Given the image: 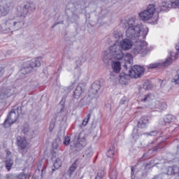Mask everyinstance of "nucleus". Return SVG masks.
Here are the masks:
<instances>
[{"mask_svg":"<svg viewBox=\"0 0 179 179\" xmlns=\"http://www.w3.org/2000/svg\"><path fill=\"white\" fill-rule=\"evenodd\" d=\"M29 10L26 5H24L20 10V16H10L6 22L1 24L0 31L4 34L8 33H12V31H16V30H20L24 27V17L27 16Z\"/></svg>","mask_w":179,"mask_h":179,"instance_id":"1","label":"nucleus"},{"mask_svg":"<svg viewBox=\"0 0 179 179\" xmlns=\"http://www.w3.org/2000/svg\"><path fill=\"white\" fill-rule=\"evenodd\" d=\"M122 24L123 29H127L126 36L132 40L139 38L141 36L143 38H145L148 36V33H149V28L143 27L141 24H136V18L135 17H131L128 20H122Z\"/></svg>","mask_w":179,"mask_h":179,"instance_id":"2","label":"nucleus"},{"mask_svg":"<svg viewBox=\"0 0 179 179\" xmlns=\"http://www.w3.org/2000/svg\"><path fill=\"white\" fill-rule=\"evenodd\" d=\"M112 58H114V59H122L124 58L122 49L117 41L109 48V52H104L103 61V62H108Z\"/></svg>","mask_w":179,"mask_h":179,"instance_id":"3","label":"nucleus"},{"mask_svg":"<svg viewBox=\"0 0 179 179\" xmlns=\"http://www.w3.org/2000/svg\"><path fill=\"white\" fill-rule=\"evenodd\" d=\"M178 54V51H177L176 54H174V52H170L169 55H171V57L168 58L164 62L152 63L149 64L147 68L148 69H155L156 68H166V66H169V65H171V64H173V57H174L175 59H177Z\"/></svg>","mask_w":179,"mask_h":179,"instance_id":"4","label":"nucleus"},{"mask_svg":"<svg viewBox=\"0 0 179 179\" xmlns=\"http://www.w3.org/2000/svg\"><path fill=\"white\" fill-rule=\"evenodd\" d=\"M40 66H41L40 59L35 58L31 61L26 62L20 72L22 75H27V73H30L33 71V68H40Z\"/></svg>","mask_w":179,"mask_h":179,"instance_id":"5","label":"nucleus"},{"mask_svg":"<svg viewBox=\"0 0 179 179\" xmlns=\"http://www.w3.org/2000/svg\"><path fill=\"white\" fill-rule=\"evenodd\" d=\"M155 12H157V10L154 4H150L147 8L141 11L138 15L140 19L145 22L152 19L153 17V15H155Z\"/></svg>","mask_w":179,"mask_h":179,"instance_id":"6","label":"nucleus"},{"mask_svg":"<svg viewBox=\"0 0 179 179\" xmlns=\"http://www.w3.org/2000/svg\"><path fill=\"white\" fill-rule=\"evenodd\" d=\"M16 145L18 148L19 153H21L22 156H24V155L27 153L29 149V143H27L26 137H22L20 136H17Z\"/></svg>","mask_w":179,"mask_h":179,"instance_id":"7","label":"nucleus"},{"mask_svg":"<svg viewBox=\"0 0 179 179\" xmlns=\"http://www.w3.org/2000/svg\"><path fill=\"white\" fill-rule=\"evenodd\" d=\"M143 73H145V69L139 65L134 66L129 70V76L134 79L142 78Z\"/></svg>","mask_w":179,"mask_h":179,"instance_id":"8","label":"nucleus"},{"mask_svg":"<svg viewBox=\"0 0 179 179\" xmlns=\"http://www.w3.org/2000/svg\"><path fill=\"white\" fill-rule=\"evenodd\" d=\"M134 53L136 55L138 54H148V43L145 41L137 42L134 48Z\"/></svg>","mask_w":179,"mask_h":179,"instance_id":"9","label":"nucleus"},{"mask_svg":"<svg viewBox=\"0 0 179 179\" xmlns=\"http://www.w3.org/2000/svg\"><path fill=\"white\" fill-rule=\"evenodd\" d=\"M171 8H173L174 9L177 8L176 6V1H171L170 0H166V1L162 2V5L157 8V13L159 12H166L169 10Z\"/></svg>","mask_w":179,"mask_h":179,"instance_id":"10","label":"nucleus"},{"mask_svg":"<svg viewBox=\"0 0 179 179\" xmlns=\"http://www.w3.org/2000/svg\"><path fill=\"white\" fill-rule=\"evenodd\" d=\"M14 6L13 3H3V2L0 1V16L8 15Z\"/></svg>","mask_w":179,"mask_h":179,"instance_id":"11","label":"nucleus"},{"mask_svg":"<svg viewBox=\"0 0 179 179\" xmlns=\"http://www.w3.org/2000/svg\"><path fill=\"white\" fill-rule=\"evenodd\" d=\"M15 94V90L12 87H3L0 91L1 100H6Z\"/></svg>","mask_w":179,"mask_h":179,"instance_id":"12","label":"nucleus"},{"mask_svg":"<svg viewBox=\"0 0 179 179\" xmlns=\"http://www.w3.org/2000/svg\"><path fill=\"white\" fill-rule=\"evenodd\" d=\"M83 134L80 133L78 136V141L76 143H74V149L79 152V150H82L85 146H86V138L85 136H82Z\"/></svg>","mask_w":179,"mask_h":179,"instance_id":"13","label":"nucleus"},{"mask_svg":"<svg viewBox=\"0 0 179 179\" xmlns=\"http://www.w3.org/2000/svg\"><path fill=\"white\" fill-rule=\"evenodd\" d=\"M111 68L113 71L110 72V76L115 78L116 75L121 72V62L120 61H112Z\"/></svg>","mask_w":179,"mask_h":179,"instance_id":"14","label":"nucleus"},{"mask_svg":"<svg viewBox=\"0 0 179 179\" xmlns=\"http://www.w3.org/2000/svg\"><path fill=\"white\" fill-rule=\"evenodd\" d=\"M176 120V116L171 114H169L165 115V117L163 119H160L159 122L160 125H162L163 127H166L169 124H171V122H174Z\"/></svg>","mask_w":179,"mask_h":179,"instance_id":"15","label":"nucleus"},{"mask_svg":"<svg viewBox=\"0 0 179 179\" xmlns=\"http://www.w3.org/2000/svg\"><path fill=\"white\" fill-rule=\"evenodd\" d=\"M21 134L24 135L26 138L31 139L34 136V131L30 129L29 124H24L21 127Z\"/></svg>","mask_w":179,"mask_h":179,"instance_id":"16","label":"nucleus"},{"mask_svg":"<svg viewBox=\"0 0 179 179\" xmlns=\"http://www.w3.org/2000/svg\"><path fill=\"white\" fill-rule=\"evenodd\" d=\"M132 41L129 38H124L122 39V41H120V48L122 50H124V51H128V50H131L132 48Z\"/></svg>","mask_w":179,"mask_h":179,"instance_id":"17","label":"nucleus"},{"mask_svg":"<svg viewBox=\"0 0 179 179\" xmlns=\"http://www.w3.org/2000/svg\"><path fill=\"white\" fill-rule=\"evenodd\" d=\"M149 122V117L147 116H142L138 123L137 127L140 128L141 129H143L145 128L148 127V123Z\"/></svg>","mask_w":179,"mask_h":179,"instance_id":"18","label":"nucleus"},{"mask_svg":"<svg viewBox=\"0 0 179 179\" xmlns=\"http://www.w3.org/2000/svg\"><path fill=\"white\" fill-rule=\"evenodd\" d=\"M7 118L11 122V124H15L17 121V118H19V115L16 113L15 109H12Z\"/></svg>","mask_w":179,"mask_h":179,"instance_id":"19","label":"nucleus"},{"mask_svg":"<svg viewBox=\"0 0 179 179\" xmlns=\"http://www.w3.org/2000/svg\"><path fill=\"white\" fill-rule=\"evenodd\" d=\"M124 61H125V64L123 66L126 69H128V65L129 66H131L132 65V62H133L132 55L127 53L124 57Z\"/></svg>","mask_w":179,"mask_h":179,"instance_id":"20","label":"nucleus"},{"mask_svg":"<svg viewBox=\"0 0 179 179\" xmlns=\"http://www.w3.org/2000/svg\"><path fill=\"white\" fill-rule=\"evenodd\" d=\"M52 160L55 162L53 164L52 171H55V170H58V169H59V167L62 166V161L61 160V158L52 157Z\"/></svg>","mask_w":179,"mask_h":179,"instance_id":"21","label":"nucleus"},{"mask_svg":"<svg viewBox=\"0 0 179 179\" xmlns=\"http://www.w3.org/2000/svg\"><path fill=\"white\" fill-rule=\"evenodd\" d=\"M79 162V159H76L73 164L72 165L69 167L67 173L69 174V176L71 177V176H72L73 174V173H75L76 170L78 169V167L79 166V164H78Z\"/></svg>","mask_w":179,"mask_h":179,"instance_id":"22","label":"nucleus"},{"mask_svg":"<svg viewBox=\"0 0 179 179\" xmlns=\"http://www.w3.org/2000/svg\"><path fill=\"white\" fill-rule=\"evenodd\" d=\"M167 176H174L176 174H179V167L178 166H169L166 172Z\"/></svg>","mask_w":179,"mask_h":179,"instance_id":"23","label":"nucleus"},{"mask_svg":"<svg viewBox=\"0 0 179 179\" xmlns=\"http://www.w3.org/2000/svg\"><path fill=\"white\" fill-rule=\"evenodd\" d=\"M129 76L125 73H122L119 76V83L120 85H128Z\"/></svg>","mask_w":179,"mask_h":179,"instance_id":"24","label":"nucleus"},{"mask_svg":"<svg viewBox=\"0 0 179 179\" xmlns=\"http://www.w3.org/2000/svg\"><path fill=\"white\" fill-rule=\"evenodd\" d=\"M131 136V138L134 141V142H136V140L139 139V138L142 136V134L139 133V129L138 128H134L132 131Z\"/></svg>","mask_w":179,"mask_h":179,"instance_id":"25","label":"nucleus"},{"mask_svg":"<svg viewBox=\"0 0 179 179\" xmlns=\"http://www.w3.org/2000/svg\"><path fill=\"white\" fill-rule=\"evenodd\" d=\"M83 91V88L80 85H78L74 90V99H79L82 96Z\"/></svg>","mask_w":179,"mask_h":179,"instance_id":"26","label":"nucleus"},{"mask_svg":"<svg viewBox=\"0 0 179 179\" xmlns=\"http://www.w3.org/2000/svg\"><path fill=\"white\" fill-rule=\"evenodd\" d=\"M100 83H94L92 85L91 92H92L94 94H97L98 92L100 90Z\"/></svg>","mask_w":179,"mask_h":179,"instance_id":"27","label":"nucleus"},{"mask_svg":"<svg viewBox=\"0 0 179 179\" xmlns=\"http://www.w3.org/2000/svg\"><path fill=\"white\" fill-rule=\"evenodd\" d=\"M25 8H27L28 12H34L36 10V5L33 3H27L25 4Z\"/></svg>","mask_w":179,"mask_h":179,"instance_id":"28","label":"nucleus"},{"mask_svg":"<svg viewBox=\"0 0 179 179\" xmlns=\"http://www.w3.org/2000/svg\"><path fill=\"white\" fill-rule=\"evenodd\" d=\"M85 61H86V58H85V57L80 56V57H78V59L76 60V65L77 68L79 66H82V64H83V62H85Z\"/></svg>","mask_w":179,"mask_h":179,"instance_id":"29","label":"nucleus"},{"mask_svg":"<svg viewBox=\"0 0 179 179\" xmlns=\"http://www.w3.org/2000/svg\"><path fill=\"white\" fill-rule=\"evenodd\" d=\"M115 147H114V145H113L110 148H109V150H108L107 153H106V156L108 157H114V155H115Z\"/></svg>","mask_w":179,"mask_h":179,"instance_id":"30","label":"nucleus"},{"mask_svg":"<svg viewBox=\"0 0 179 179\" xmlns=\"http://www.w3.org/2000/svg\"><path fill=\"white\" fill-rule=\"evenodd\" d=\"M12 166H13V160L10 158L7 159L6 160V168L8 171L12 169Z\"/></svg>","mask_w":179,"mask_h":179,"instance_id":"31","label":"nucleus"},{"mask_svg":"<svg viewBox=\"0 0 179 179\" xmlns=\"http://www.w3.org/2000/svg\"><path fill=\"white\" fill-rule=\"evenodd\" d=\"M113 37H115V40H121L123 37L122 32L121 31H115L113 32Z\"/></svg>","mask_w":179,"mask_h":179,"instance_id":"32","label":"nucleus"},{"mask_svg":"<svg viewBox=\"0 0 179 179\" xmlns=\"http://www.w3.org/2000/svg\"><path fill=\"white\" fill-rule=\"evenodd\" d=\"M64 111V108H61L60 111L56 115V120L57 121H64V115H62V113Z\"/></svg>","mask_w":179,"mask_h":179,"instance_id":"33","label":"nucleus"},{"mask_svg":"<svg viewBox=\"0 0 179 179\" xmlns=\"http://www.w3.org/2000/svg\"><path fill=\"white\" fill-rule=\"evenodd\" d=\"M92 117V114L89 113L87 115L86 117L83 120V127H86L89 121L90 120V118Z\"/></svg>","mask_w":179,"mask_h":179,"instance_id":"34","label":"nucleus"},{"mask_svg":"<svg viewBox=\"0 0 179 179\" xmlns=\"http://www.w3.org/2000/svg\"><path fill=\"white\" fill-rule=\"evenodd\" d=\"M13 124V123H12V122L8 119V117L5 120L3 125L4 127V128H9V127H10V125Z\"/></svg>","mask_w":179,"mask_h":179,"instance_id":"35","label":"nucleus"},{"mask_svg":"<svg viewBox=\"0 0 179 179\" xmlns=\"http://www.w3.org/2000/svg\"><path fill=\"white\" fill-rule=\"evenodd\" d=\"M70 142H71V138H69V136H64V141H63L64 145H66V146H68Z\"/></svg>","mask_w":179,"mask_h":179,"instance_id":"36","label":"nucleus"},{"mask_svg":"<svg viewBox=\"0 0 179 179\" xmlns=\"http://www.w3.org/2000/svg\"><path fill=\"white\" fill-rule=\"evenodd\" d=\"M159 108L160 110H166V108H167V103L164 101L160 102L159 104Z\"/></svg>","mask_w":179,"mask_h":179,"instance_id":"37","label":"nucleus"},{"mask_svg":"<svg viewBox=\"0 0 179 179\" xmlns=\"http://www.w3.org/2000/svg\"><path fill=\"white\" fill-rule=\"evenodd\" d=\"M143 87L145 90H150V89H152V85H150L149 83V82H145L144 84H143Z\"/></svg>","mask_w":179,"mask_h":179,"instance_id":"38","label":"nucleus"},{"mask_svg":"<svg viewBox=\"0 0 179 179\" xmlns=\"http://www.w3.org/2000/svg\"><path fill=\"white\" fill-rule=\"evenodd\" d=\"M13 110L15 111L16 114H18V116L20 114H22V106H17L15 107V108H13Z\"/></svg>","mask_w":179,"mask_h":179,"instance_id":"39","label":"nucleus"},{"mask_svg":"<svg viewBox=\"0 0 179 179\" xmlns=\"http://www.w3.org/2000/svg\"><path fill=\"white\" fill-rule=\"evenodd\" d=\"M173 80L176 85H179V71H177V75L175 76Z\"/></svg>","mask_w":179,"mask_h":179,"instance_id":"40","label":"nucleus"},{"mask_svg":"<svg viewBox=\"0 0 179 179\" xmlns=\"http://www.w3.org/2000/svg\"><path fill=\"white\" fill-rule=\"evenodd\" d=\"M104 174H105L104 169H100L98 171V173L96 176L103 178L104 177Z\"/></svg>","mask_w":179,"mask_h":179,"instance_id":"41","label":"nucleus"},{"mask_svg":"<svg viewBox=\"0 0 179 179\" xmlns=\"http://www.w3.org/2000/svg\"><path fill=\"white\" fill-rule=\"evenodd\" d=\"M110 179H117V172L113 171L112 173L110 174Z\"/></svg>","mask_w":179,"mask_h":179,"instance_id":"42","label":"nucleus"},{"mask_svg":"<svg viewBox=\"0 0 179 179\" xmlns=\"http://www.w3.org/2000/svg\"><path fill=\"white\" fill-rule=\"evenodd\" d=\"M55 128V122H52L50 124L49 129L50 132H52V129Z\"/></svg>","mask_w":179,"mask_h":179,"instance_id":"43","label":"nucleus"},{"mask_svg":"<svg viewBox=\"0 0 179 179\" xmlns=\"http://www.w3.org/2000/svg\"><path fill=\"white\" fill-rule=\"evenodd\" d=\"M5 73V67L0 66V78H2Z\"/></svg>","mask_w":179,"mask_h":179,"instance_id":"44","label":"nucleus"},{"mask_svg":"<svg viewBox=\"0 0 179 179\" xmlns=\"http://www.w3.org/2000/svg\"><path fill=\"white\" fill-rule=\"evenodd\" d=\"M146 135H150V136H156L157 135V131L155 130L150 133H146Z\"/></svg>","mask_w":179,"mask_h":179,"instance_id":"45","label":"nucleus"},{"mask_svg":"<svg viewBox=\"0 0 179 179\" xmlns=\"http://www.w3.org/2000/svg\"><path fill=\"white\" fill-rule=\"evenodd\" d=\"M26 175H24V173H20V175H18L17 179H26Z\"/></svg>","mask_w":179,"mask_h":179,"instance_id":"46","label":"nucleus"},{"mask_svg":"<svg viewBox=\"0 0 179 179\" xmlns=\"http://www.w3.org/2000/svg\"><path fill=\"white\" fill-rule=\"evenodd\" d=\"M152 179H163V176L162 174H158L154 176V177Z\"/></svg>","mask_w":179,"mask_h":179,"instance_id":"47","label":"nucleus"},{"mask_svg":"<svg viewBox=\"0 0 179 179\" xmlns=\"http://www.w3.org/2000/svg\"><path fill=\"white\" fill-rule=\"evenodd\" d=\"M63 23H64V21L56 22L52 27V29H54V27H55V26H58V24H62Z\"/></svg>","mask_w":179,"mask_h":179,"instance_id":"48","label":"nucleus"},{"mask_svg":"<svg viewBox=\"0 0 179 179\" xmlns=\"http://www.w3.org/2000/svg\"><path fill=\"white\" fill-rule=\"evenodd\" d=\"M127 103V98L126 97H123L122 98V99L120 101V104H125Z\"/></svg>","mask_w":179,"mask_h":179,"instance_id":"49","label":"nucleus"},{"mask_svg":"<svg viewBox=\"0 0 179 179\" xmlns=\"http://www.w3.org/2000/svg\"><path fill=\"white\" fill-rule=\"evenodd\" d=\"M85 155L86 156H88V157H90V156H92V151H90V150H87L85 151Z\"/></svg>","mask_w":179,"mask_h":179,"instance_id":"50","label":"nucleus"},{"mask_svg":"<svg viewBox=\"0 0 179 179\" xmlns=\"http://www.w3.org/2000/svg\"><path fill=\"white\" fill-rule=\"evenodd\" d=\"M131 177H134V176L135 175V171H134V170H135V168L134 166H131Z\"/></svg>","mask_w":179,"mask_h":179,"instance_id":"51","label":"nucleus"},{"mask_svg":"<svg viewBox=\"0 0 179 179\" xmlns=\"http://www.w3.org/2000/svg\"><path fill=\"white\" fill-rule=\"evenodd\" d=\"M150 96H152V94H148L145 95L144 99L142 100V101H146V100H148V98L150 97Z\"/></svg>","mask_w":179,"mask_h":179,"instance_id":"52","label":"nucleus"},{"mask_svg":"<svg viewBox=\"0 0 179 179\" xmlns=\"http://www.w3.org/2000/svg\"><path fill=\"white\" fill-rule=\"evenodd\" d=\"M38 171H40V170H41L42 174H43V173H44V169H41V165L38 166Z\"/></svg>","mask_w":179,"mask_h":179,"instance_id":"53","label":"nucleus"},{"mask_svg":"<svg viewBox=\"0 0 179 179\" xmlns=\"http://www.w3.org/2000/svg\"><path fill=\"white\" fill-rule=\"evenodd\" d=\"M175 3H176V8H178V6H179V0H176L175 1Z\"/></svg>","mask_w":179,"mask_h":179,"instance_id":"54","label":"nucleus"},{"mask_svg":"<svg viewBox=\"0 0 179 179\" xmlns=\"http://www.w3.org/2000/svg\"><path fill=\"white\" fill-rule=\"evenodd\" d=\"M159 20V15H157V17H156L155 22H154V24H157V21Z\"/></svg>","mask_w":179,"mask_h":179,"instance_id":"55","label":"nucleus"},{"mask_svg":"<svg viewBox=\"0 0 179 179\" xmlns=\"http://www.w3.org/2000/svg\"><path fill=\"white\" fill-rule=\"evenodd\" d=\"M176 49L178 52L179 51V43L176 45Z\"/></svg>","mask_w":179,"mask_h":179,"instance_id":"56","label":"nucleus"},{"mask_svg":"<svg viewBox=\"0 0 179 179\" xmlns=\"http://www.w3.org/2000/svg\"><path fill=\"white\" fill-rule=\"evenodd\" d=\"M95 179H103V178H101V176H98V175H96Z\"/></svg>","mask_w":179,"mask_h":179,"instance_id":"57","label":"nucleus"},{"mask_svg":"<svg viewBox=\"0 0 179 179\" xmlns=\"http://www.w3.org/2000/svg\"><path fill=\"white\" fill-rule=\"evenodd\" d=\"M79 76H80V73H79L78 76H76V74H75L76 78H79Z\"/></svg>","mask_w":179,"mask_h":179,"instance_id":"58","label":"nucleus"},{"mask_svg":"<svg viewBox=\"0 0 179 179\" xmlns=\"http://www.w3.org/2000/svg\"><path fill=\"white\" fill-rule=\"evenodd\" d=\"M157 150V148L155 147L153 150L154 152H156Z\"/></svg>","mask_w":179,"mask_h":179,"instance_id":"59","label":"nucleus"},{"mask_svg":"<svg viewBox=\"0 0 179 179\" xmlns=\"http://www.w3.org/2000/svg\"><path fill=\"white\" fill-rule=\"evenodd\" d=\"M7 179H10V178H7Z\"/></svg>","mask_w":179,"mask_h":179,"instance_id":"60","label":"nucleus"},{"mask_svg":"<svg viewBox=\"0 0 179 179\" xmlns=\"http://www.w3.org/2000/svg\"><path fill=\"white\" fill-rule=\"evenodd\" d=\"M178 71H179V70H178Z\"/></svg>","mask_w":179,"mask_h":179,"instance_id":"61","label":"nucleus"}]
</instances>
